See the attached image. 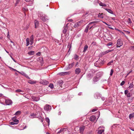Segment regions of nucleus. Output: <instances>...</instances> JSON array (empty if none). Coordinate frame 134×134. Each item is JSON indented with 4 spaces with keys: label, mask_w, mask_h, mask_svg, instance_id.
Here are the masks:
<instances>
[{
    "label": "nucleus",
    "mask_w": 134,
    "mask_h": 134,
    "mask_svg": "<svg viewBox=\"0 0 134 134\" xmlns=\"http://www.w3.org/2000/svg\"><path fill=\"white\" fill-rule=\"evenodd\" d=\"M38 16L43 21L46 22L48 20L47 17L43 14L42 13L39 12H38Z\"/></svg>",
    "instance_id": "obj_1"
},
{
    "label": "nucleus",
    "mask_w": 134,
    "mask_h": 134,
    "mask_svg": "<svg viewBox=\"0 0 134 134\" xmlns=\"http://www.w3.org/2000/svg\"><path fill=\"white\" fill-rule=\"evenodd\" d=\"M104 62V60H102L99 59L94 63V65L96 67H99L103 65Z\"/></svg>",
    "instance_id": "obj_2"
},
{
    "label": "nucleus",
    "mask_w": 134,
    "mask_h": 134,
    "mask_svg": "<svg viewBox=\"0 0 134 134\" xmlns=\"http://www.w3.org/2000/svg\"><path fill=\"white\" fill-rule=\"evenodd\" d=\"M123 45V42L121 39H119L117 41L116 47H120Z\"/></svg>",
    "instance_id": "obj_3"
},
{
    "label": "nucleus",
    "mask_w": 134,
    "mask_h": 134,
    "mask_svg": "<svg viewBox=\"0 0 134 134\" xmlns=\"http://www.w3.org/2000/svg\"><path fill=\"white\" fill-rule=\"evenodd\" d=\"M104 127L103 126H100L98 128L99 130L98 131V134H101L104 130Z\"/></svg>",
    "instance_id": "obj_4"
},
{
    "label": "nucleus",
    "mask_w": 134,
    "mask_h": 134,
    "mask_svg": "<svg viewBox=\"0 0 134 134\" xmlns=\"http://www.w3.org/2000/svg\"><path fill=\"white\" fill-rule=\"evenodd\" d=\"M84 22V21L83 20H80L78 22L76 23L74 26V27H78L79 26H81L82 23Z\"/></svg>",
    "instance_id": "obj_5"
},
{
    "label": "nucleus",
    "mask_w": 134,
    "mask_h": 134,
    "mask_svg": "<svg viewBox=\"0 0 134 134\" xmlns=\"http://www.w3.org/2000/svg\"><path fill=\"white\" fill-rule=\"evenodd\" d=\"M51 109V105H46L44 107V110L47 111H50Z\"/></svg>",
    "instance_id": "obj_6"
},
{
    "label": "nucleus",
    "mask_w": 134,
    "mask_h": 134,
    "mask_svg": "<svg viewBox=\"0 0 134 134\" xmlns=\"http://www.w3.org/2000/svg\"><path fill=\"white\" fill-rule=\"evenodd\" d=\"M96 22L95 21H93L90 23L86 27L85 29V32H88V28L92 24H94V23H95Z\"/></svg>",
    "instance_id": "obj_7"
},
{
    "label": "nucleus",
    "mask_w": 134,
    "mask_h": 134,
    "mask_svg": "<svg viewBox=\"0 0 134 134\" xmlns=\"http://www.w3.org/2000/svg\"><path fill=\"white\" fill-rule=\"evenodd\" d=\"M5 102L6 104L7 105H11L12 103V100L10 99H6Z\"/></svg>",
    "instance_id": "obj_8"
},
{
    "label": "nucleus",
    "mask_w": 134,
    "mask_h": 134,
    "mask_svg": "<svg viewBox=\"0 0 134 134\" xmlns=\"http://www.w3.org/2000/svg\"><path fill=\"white\" fill-rule=\"evenodd\" d=\"M5 98H0V103L4 104V102L5 101Z\"/></svg>",
    "instance_id": "obj_9"
},
{
    "label": "nucleus",
    "mask_w": 134,
    "mask_h": 134,
    "mask_svg": "<svg viewBox=\"0 0 134 134\" xmlns=\"http://www.w3.org/2000/svg\"><path fill=\"white\" fill-rule=\"evenodd\" d=\"M85 126H82L80 128V132L81 134H83V132L85 129Z\"/></svg>",
    "instance_id": "obj_10"
},
{
    "label": "nucleus",
    "mask_w": 134,
    "mask_h": 134,
    "mask_svg": "<svg viewBox=\"0 0 134 134\" xmlns=\"http://www.w3.org/2000/svg\"><path fill=\"white\" fill-rule=\"evenodd\" d=\"M101 96V94L98 93L95 94L94 95V97L98 99L100 98Z\"/></svg>",
    "instance_id": "obj_11"
},
{
    "label": "nucleus",
    "mask_w": 134,
    "mask_h": 134,
    "mask_svg": "<svg viewBox=\"0 0 134 134\" xmlns=\"http://www.w3.org/2000/svg\"><path fill=\"white\" fill-rule=\"evenodd\" d=\"M69 74V72H60L59 74L61 75H64Z\"/></svg>",
    "instance_id": "obj_12"
},
{
    "label": "nucleus",
    "mask_w": 134,
    "mask_h": 134,
    "mask_svg": "<svg viewBox=\"0 0 134 134\" xmlns=\"http://www.w3.org/2000/svg\"><path fill=\"white\" fill-rule=\"evenodd\" d=\"M74 62H72L71 64H69L68 66L67 67V69H69L72 68V67L74 65Z\"/></svg>",
    "instance_id": "obj_13"
},
{
    "label": "nucleus",
    "mask_w": 134,
    "mask_h": 134,
    "mask_svg": "<svg viewBox=\"0 0 134 134\" xmlns=\"http://www.w3.org/2000/svg\"><path fill=\"white\" fill-rule=\"evenodd\" d=\"M93 76V74L91 73H89L87 76V79L88 80L91 79Z\"/></svg>",
    "instance_id": "obj_14"
},
{
    "label": "nucleus",
    "mask_w": 134,
    "mask_h": 134,
    "mask_svg": "<svg viewBox=\"0 0 134 134\" xmlns=\"http://www.w3.org/2000/svg\"><path fill=\"white\" fill-rule=\"evenodd\" d=\"M96 119V117L94 116H91L90 119V120L91 121H94Z\"/></svg>",
    "instance_id": "obj_15"
},
{
    "label": "nucleus",
    "mask_w": 134,
    "mask_h": 134,
    "mask_svg": "<svg viewBox=\"0 0 134 134\" xmlns=\"http://www.w3.org/2000/svg\"><path fill=\"white\" fill-rule=\"evenodd\" d=\"M81 72V69L79 68L76 69L75 70V73L76 74H78Z\"/></svg>",
    "instance_id": "obj_16"
},
{
    "label": "nucleus",
    "mask_w": 134,
    "mask_h": 134,
    "mask_svg": "<svg viewBox=\"0 0 134 134\" xmlns=\"http://www.w3.org/2000/svg\"><path fill=\"white\" fill-rule=\"evenodd\" d=\"M104 9L106 11H107L108 13L112 14H113V11L110 9L108 8H104Z\"/></svg>",
    "instance_id": "obj_17"
},
{
    "label": "nucleus",
    "mask_w": 134,
    "mask_h": 134,
    "mask_svg": "<svg viewBox=\"0 0 134 134\" xmlns=\"http://www.w3.org/2000/svg\"><path fill=\"white\" fill-rule=\"evenodd\" d=\"M99 80V78L97 76H95L93 78V80L94 82H97Z\"/></svg>",
    "instance_id": "obj_18"
},
{
    "label": "nucleus",
    "mask_w": 134,
    "mask_h": 134,
    "mask_svg": "<svg viewBox=\"0 0 134 134\" xmlns=\"http://www.w3.org/2000/svg\"><path fill=\"white\" fill-rule=\"evenodd\" d=\"M35 28H37L38 26L39 25V23L38 22L37 20H35Z\"/></svg>",
    "instance_id": "obj_19"
},
{
    "label": "nucleus",
    "mask_w": 134,
    "mask_h": 134,
    "mask_svg": "<svg viewBox=\"0 0 134 134\" xmlns=\"http://www.w3.org/2000/svg\"><path fill=\"white\" fill-rule=\"evenodd\" d=\"M63 83V81L62 80H60L57 82V84L59 86H61Z\"/></svg>",
    "instance_id": "obj_20"
},
{
    "label": "nucleus",
    "mask_w": 134,
    "mask_h": 134,
    "mask_svg": "<svg viewBox=\"0 0 134 134\" xmlns=\"http://www.w3.org/2000/svg\"><path fill=\"white\" fill-rule=\"evenodd\" d=\"M102 75V72H97L96 74V76L97 77L99 78Z\"/></svg>",
    "instance_id": "obj_21"
},
{
    "label": "nucleus",
    "mask_w": 134,
    "mask_h": 134,
    "mask_svg": "<svg viewBox=\"0 0 134 134\" xmlns=\"http://www.w3.org/2000/svg\"><path fill=\"white\" fill-rule=\"evenodd\" d=\"M103 14L102 13H99L98 14V17L103 19Z\"/></svg>",
    "instance_id": "obj_22"
},
{
    "label": "nucleus",
    "mask_w": 134,
    "mask_h": 134,
    "mask_svg": "<svg viewBox=\"0 0 134 134\" xmlns=\"http://www.w3.org/2000/svg\"><path fill=\"white\" fill-rule=\"evenodd\" d=\"M129 117L130 119H131L132 118H134V113L130 114Z\"/></svg>",
    "instance_id": "obj_23"
},
{
    "label": "nucleus",
    "mask_w": 134,
    "mask_h": 134,
    "mask_svg": "<svg viewBox=\"0 0 134 134\" xmlns=\"http://www.w3.org/2000/svg\"><path fill=\"white\" fill-rule=\"evenodd\" d=\"M36 81H32L31 80H29L28 81V82L29 83L31 84H34L36 83Z\"/></svg>",
    "instance_id": "obj_24"
},
{
    "label": "nucleus",
    "mask_w": 134,
    "mask_h": 134,
    "mask_svg": "<svg viewBox=\"0 0 134 134\" xmlns=\"http://www.w3.org/2000/svg\"><path fill=\"white\" fill-rule=\"evenodd\" d=\"M12 120L13 121V122L17 123V124H18L19 123V120L16 119L15 117H14L12 118Z\"/></svg>",
    "instance_id": "obj_25"
},
{
    "label": "nucleus",
    "mask_w": 134,
    "mask_h": 134,
    "mask_svg": "<svg viewBox=\"0 0 134 134\" xmlns=\"http://www.w3.org/2000/svg\"><path fill=\"white\" fill-rule=\"evenodd\" d=\"M88 48V46L87 45H85L84 47V50L83 51V52H86V51L87 50V49Z\"/></svg>",
    "instance_id": "obj_26"
},
{
    "label": "nucleus",
    "mask_w": 134,
    "mask_h": 134,
    "mask_svg": "<svg viewBox=\"0 0 134 134\" xmlns=\"http://www.w3.org/2000/svg\"><path fill=\"white\" fill-rule=\"evenodd\" d=\"M26 46H27L29 45L30 44V39L29 38H28L26 39Z\"/></svg>",
    "instance_id": "obj_27"
},
{
    "label": "nucleus",
    "mask_w": 134,
    "mask_h": 134,
    "mask_svg": "<svg viewBox=\"0 0 134 134\" xmlns=\"http://www.w3.org/2000/svg\"><path fill=\"white\" fill-rule=\"evenodd\" d=\"M95 23H94V24H92L89 27V29L90 30L91 29V28L92 27H95V26L96 25L94 24Z\"/></svg>",
    "instance_id": "obj_28"
},
{
    "label": "nucleus",
    "mask_w": 134,
    "mask_h": 134,
    "mask_svg": "<svg viewBox=\"0 0 134 134\" xmlns=\"http://www.w3.org/2000/svg\"><path fill=\"white\" fill-rule=\"evenodd\" d=\"M113 50H109L107 51H105V52H103V54H106L112 51H113Z\"/></svg>",
    "instance_id": "obj_29"
},
{
    "label": "nucleus",
    "mask_w": 134,
    "mask_h": 134,
    "mask_svg": "<svg viewBox=\"0 0 134 134\" xmlns=\"http://www.w3.org/2000/svg\"><path fill=\"white\" fill-rule=\"evenodd\" d=\"M27 2H29L31 4H32L34 1V0H25Z\"/></svg>",
    "instance_id": "obj_30"
},
{
    "label": "nucleus",
    "mask_w": 134,
    "mask_h": 134,
    "mask_svg": "<svg viewBox=\"0 0 134 134\" xmlns=\"http://www.w3.org/2000/svg\"><path fill=\"white\" fill-rule=\"evenodd\" d=\"M99 5L100 6H101L106 7L107 6V5L106 4L103 3L101 2H100V3H99Z\"/></svg>",
    "instance_id": "obj_31"
},
{
    "label": "nucleus",
    "mask_w": 134,
    "mask_h": 134,
    "mask_svg": "<svg viewBox=\"0 0 134 134\" xmlns=\"http://www.w3.org/2000/svg\"><path fill=\"white\" fill-rule=\"evenodd\" d=\"M34 51H33L29 52L28 53V54L30 55H33L34 54Z\"/></svg>",
    "instance_id": "obj_32"
},
{
    "label": "nucleus",
    "mask_w": 134,
    "mask_h": 134,
    "mask_svg": "<svg viewBox=\"0 0 134 134\" xmlns=\"http://www.w3.org/2000/svg\"><path fill=\"white\" fill-rule=\"evenodd\" d=\"M66 129L65 128H63L61 129L60 131L58 132L59 133H61L63 132V131H66Z\"/></svg>",
    "instance_id": "obj_33"
},
{
    "label": "nucleus",
    "mask_w": 134,
    "mask_h": 134,
    "mask_svg": "<svg viewBox=\"0 0 134 134\" xmlns=\"http://www.w3.org/2000/svg\"><path fill=\"white\" fill-rule=\"evenodd\" d=\"M15 91L16 92H22V93H21L22 94H24V93L23 91H22L21 90H20V89H18V90H16Z\"/></svg>",
    "instance_id": "obj_34"
},
{
    "label": "nucleus",
    "mask_w": 134,
    "mask_h": 134,
    "mask_svg": "<svg viewBox=\"0 0 134 134\" xmlns=\"http://www.w3.org/2000/svg\"><path fill=\"white\" fill-rule=\"evenodd\" d=\"M67 28L66 27H64L63 31V33L64 34H65L67 32Z\"/></svg>",
    "instance_id": "obj_35"
},
{
    "label": "nucleus",
    "mask_w": 134,
    "mask_h": 134,
    "mask_svg": "<svg viewBox=\"0 0 134 134\" xmlns=\"http://www.w3.org/2000/svg\"><path fill=\"white\" fill-rule=\"evenodd\" d=\"M46 121L48 123V125H49V118L48 117H46Z\"/></svg>",
    "instance_id": "obj_36"
},
{
    "label": "nucleus",
    "mask_w": 134,
    "mask_h": 134,
    "mask_svg": "<svg viewBox=\"0 0 134 134\" xmlns=\"http://www.w3.org/2000/svg\"><path fill=\"white\" fill-rule=\"evenodd\" d=\"M28 9L26 8H23V11L24 12V13H25V12L27 11H28ZM25 15H26V14L25 13Z\"/></svg>",
    "instance_id": "obj_37"
},
{
    "label": "nucleus",
    "mask_w": 134,
    "mask_h": 134,
    "mask_svg": "<svg viewBox=\"0 0 134 134\" xmlns=\"http://www.w3.org/2000/svg\"><path fill=\"white\" fill-rule=\"evenodd\" d=\"M129 49L130 50L134 51V46H131L129 47Z\"/></svg>",
    "instance_id": "obj_38"
},
{
    "label": "nucleus",
    "mask_w": 134,
    "mask_h": 134,
    "mask_svg": "<svg viewBox=\"0 0 134 134\" xmlns=\"http://www.w3.org/2000/svg\"><path fill=\"white\" fill-rule=\"evenodd\" d=\"M21 114V112L20 111H17V112H16L15 114V115H20Z\"/></svg>",
    "instance_id": "obj_39"
},
{
    "label": "nucleus",
    "mask_w": 134,
    "mask_h": 134,
    "mask_svg": "<svg viewBox=\"0 0 134 134\" xmlns=\"http://www.w3.org/2000/svg\"><path fill=\"white\" fill-rule=\"evenodd\" d=\"M78 56L76 54H75L74 55V58L75 59L77 60H78Z\"/></svg>",
    "instance_id": "obj_40"
},
{
    "label": "nucleus",
    "mask_w": 134,
    "mask_h": 134,
    "mask_svg": "<svg viewBox=\"0 0 134 134\" xmlns=\"http://www.w3.org/2000/svg\"><path fill=\"white\" fill-rule=\"evenodd\" d=\"M49 87H50L51 88H53L54 87L53 84L52 83L50 84L49 85Z\"/></svg>",
    "instance_id": "obj_41"
},
{
    "label": "nucleus",
    "mask_w": 134,
    "mask_h": 134,
    "mask_svg": "<svg viewBox=\"0 0 134 134\" xmlns=\"http://www.w3.org/2000/svg\"><path fill=\"white\" fill-rule=\"evenodd\" d=\"M21 0H17L16 3L15 4V6H17V5L18 4L19 2Z\"/></svg>",
    "instance_id": "obj_42"
},
{
    "label": "nucleus",
    "mask_w": 134,
    "mask_h": 134,
    "mask_svg": "<svg viewBox=\"0 0 134 134\" xmlns=\"http://www.w3.org/2000/svg\"><path fill=\"white\" fill-rule=\"evenodd\" d=\"M10 124L11 125H15L18 124H17V123L14 122H10Z\"/></svg>",
    "instance_id": "obj_43"
},
{
    "label": "nucleus",
    "mask_w": 134,
    "mask_h": 134,
    "mask_svg": "<svg viewBox=\"0 0 134 134\" xmlns=\"http://www.w3.org/2000/svg\"><path fill=\"white\" fill-rule=\"evenodd\" d=\"M127 22H128V24H130L132 23V22L131 21V19L130 18H129L128 19Z\"/></svg>",
    "instance_id": "obj_44"
},
{
    "label": "nucleus",
    "mask_w": 134,
    "mask_h": 134,
    "mask_svg": "<svg viewBox=\"0 0 134 134\" xmlns=\"http://www.w3.org/2000/svg\"><path fill=\"white\" fill-rule=\"evenodd\" d=\"M30 39L31 40H34V36L33 35H32L30 37Z\"/></svg>",
    "instance_id": "obj_45"
},
{
    "label": "nucleus",
    "mask_w": 134,
    "mask_h": 134,
    "mask_svg": "<svg viewBox=\"0 0 134 134\" xmlns=\"http://www.w3.org/2000/svg\"><path fill=\"white\" fill-rule=\"evenodd\" d=\"M114 71L113 69H111V70L110 72V76H111L113 75V73Z\"/></svg>",
    "instance_id": "obj_46"
},
{
    "label": "nucleus",
    "mask_w": 134,
    "mask_h": 134,
    "mask_svg": "<svg viewBox=\"0 0 134 134\" xmlns=\"http://www.w3.org/2000/svg\"><path fill=\"white\" fill-rule=\"evenodd\" d=\"M125 83V81H122V82L121 83L120 85L122 86Z\"/></svg>",
    "instance_id": "obj_47"
},
{
    "label": "nucleus",
    "mask_w": 134,
    "mask_h": 134,
    "mask_svg": "<svg viewBox=\"0 0 134 134\" xmlns=\"http://www.w3.org/2000/svg\"><path fill=\"white\" fill-rule=\"evenodd\" d=\"M133 87V85L131 83L129 86V88L130 89L131 88Z\"/></svg>",
    "instance_id": "obj_48"
},
{
    "label": "nucleus",
    "mask_w": 134,
    "mask_h": 134,
    "mask_svg": "<svg viewBox=\"0 0 134 134\" xmlns=\"http://www.w3.org/2000/svg\"><path fill=\"white\" fill-rule=\"evenodd\" d=\"M127 97H131V94L130 93H128L126 95Z\"/></svg>",
    "instance_id": "obj_49"
},
{
    "label": "nucleus",
    "mask_w": 134,
    "mask_h": 134,
    "mask_svg": "<svg viewBox=\"0 0 134 134\" xmlns=\"http://www.w3.org/2000/svg\"><path fill=\"white\" fill-rule=\"evenodd\" d=\"M71 44L70 43H69L68 45V48H69V49H70L71 47Z\"/></svg>",
    "instance_id": "obj_50"
},
{
    "label": "nucleus",
    "mask_w": 134,
    "mask_h": 134,
    "mask_svg": "<svg viewBox=\"0 0 134 134\" xmlns=\"http://www.w3.org/2000/svg\"><path fill=\"white\" fill-rule=\"evenodd\" d=\"M5 98V97L3 96V94H0V98Z\"/></svg>",
    "instance_id": "obj_51"
},
{
    "label": "nucleus",
    "mask_w": 134,
    "mask_h": 134,
    "mask_svg": "<svg viewBox=\"0 0 134 134\" xmlns=\"http://www.w3.org/2000/svg\"><path fill=\"white\" fill-rule=\"evenodd\" d=\"M112 42H110L108 43L107 44V46H109L112 45Z\"/></svg>",
    "instance_id": "obj_52"
},
{
    "label": "nucleus",
    "mask_w": 134,
    "mask_h": 134,
    "mask_svg": "<svg viewBox=\"0 0 134 134\" xmlns=\"http://www.w3.org/2000/svg\"><path fill=\"white\" fill-rule=\"evenodd\" d=\"M30 116H36V114H34V113H32L30 114Z\"/></svg>",
    "instance_id": "obj_53"
},
{
    "label": "nucleus",
    "mask_w": 134,
    "mask_h": 134,
    "mask_svg": "<svg viewBox=\"0 0 134 134\" xmlns=\"http://www.w3.org/2000/svg\"><path fill=\"white\" fill-rule=\"evenodd\" d=\"M90 14V12L89 11H87L86 12V13L85 14V15H86L88 14Z\"/></svg>",
    "instance_id": "obj_54"
},
{
    "label": "nucleus",
    "mask_w": 134,
    "mask_h": 134,
    "mask_svg": "<svg viewBox=\"0 0 134 134\" xmlns=\"http://www.w3.org/2000/svg\"><path fill=\"white\" fill-rule=\"evenodd\" d=\"M30 44L31 45H32L33 43L34 40H30Z\"/></svg>",
    "instance_id": "obj_55"
},
{
    "label": "nucleus",
    "mask_w": 134,
    "mask_h": 134,
    "mask_svg": "<svg viewBox=\"0 0 134 134\" xmlns=\"http://www.w3.org/2000/svg\"><path fill=\"white\" fill-rule=\"evenodd\" d=\"M128 91L127 90H125V92H124L125 94L126 95H127V94L128 93Z\"/></svg>",
    "instance_id": "obj_56"
},
{
    "label": "nucleus",
    "mask_w": 134,
    "mask_h": 134,
    "mask_svg": "<svg viewBox=\"0 0 134 134\" xmlns=\"http://www.w3.org/2000/svg\"><path fill=\"white\" fill-rule=\"evenodd\" d=\"M97 109L95 108V109H93L92 110V112H94L95 111H97Z\"/></svg>",
    "instance_id": "obj_57"
},
{
    "label": "nucleus",
    "mask_w": 134,
    "mask_h": 134,
    "mask_svg": "<svg viewBox=\"0 0 134 134\" xmlns=\"http://www.w3.org/2000/svg\"><path fill=\"white\" fill-rule=\"evenodd\" d=\"M12 70H13L14 71H17L18 72V73H20V72H19V71H18L17 70L15 69H14L13 68V69H12Z\"/></svg>",
    "instance_id": "obj_58"
},
{
    "label": "nucleus",
    "mask_w": 134,
    "mask_h": 134,
    "mask_svg": "<svg viewBox=\"0 0 134 134\" xmlns=\"http://www.w3.org/2000/svg\"><path fill=\"white\" fill-rule=\"evenodd\" d=\"M102 21V22L104 23L105 24H106L107 25H108V26H109V25L107 23L105 22H104V21Z\"/></svg>",
    "instance_id": "obj_59"
},
{
    "label": "nucleus",
    "mask_w": 134,
    "mask_h": 134,
    "mask_svg": "<svg viewBox=\"0 0 134 134\" xmlns=\"http://www.w3.org/2000/svg\"><path fill=\"white\" fill-rule=\"evenodd\" d=\"M9 31H8V35H7V37L8 38H9Z\"/></svg>",
    "instance_id": "obj_60"
},
{
    "label": "nucleus",
    "mask_w": 134,
    "mask_h": 134,
    "mask_svg": "<svg viewBox=\"0 0 134 134\" xmlns=\"http://www.w3.org/2000/svg\"><path fill=\"white\" fill-rule=\"evenodd\" d=\"M37 55H40V54H41V53H40V52H38L37 54H36Z\"/></svg>",
    "instance_id": "obj_61"
},
{
    "label": "nucleus",
    "mask_w": 134,
    "mask_h": 134,
    "mask_svg": "<svg viewBox=\"0 0 134 134\" xmlns=\"http://www.w3.org/2000/svg\"><path fill=\"white\" fill-rule=\"evenodd\" d=\"M25 76L28 79H30V78L28 76H27V75H26V76Z\"/></svg>",
    "instance_id": "obj_62"
},
{
    "label": "nucleus",
    "mask_w": 134,
    "mask_h": 134,
    "mask_svg": "<svg viewBox=\"0 0 134 134\" xmlns=\"http://www.w3.org/2000/svg\"><path fill=\"white\" fill-rule=\"evenodd\" d=\"M45 84H47L48 83V81H45Z\"/></svg>",
    "instance_id": "obj_63"
},
{
    "label": "nucleus",
    "mask_w": 134,
    "mask_h": 134,
    "mask_svg": "<svg viewBox=\"0 0 134 134\" xmlns=\"http://www.w3.org/2000/svg\"><path fill=\"white\" fill-rule=\"evenodd\" d=\"M72 21H73V20L72 19H69L68 20V21H71V22H72Z\"/></svg>",
    "instance_id": "obj_64"
}]
</instances>
